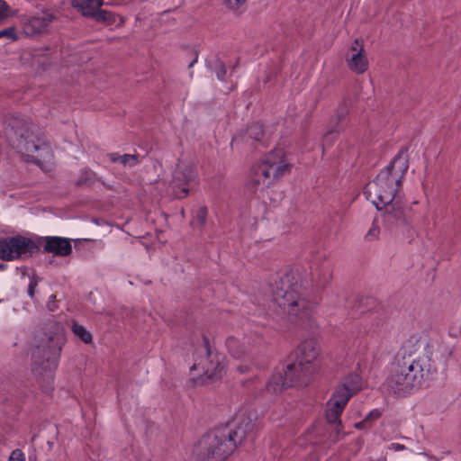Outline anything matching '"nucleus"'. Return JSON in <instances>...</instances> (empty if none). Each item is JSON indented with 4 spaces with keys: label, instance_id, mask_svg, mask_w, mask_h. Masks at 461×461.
<instances>
[{
    "label": "nucleus",
    "instance_id": "obj_1",
    "mask_svg": "<svg viewBox=\"0 0 461 461\" xmlns=\"http://www.w3.org/2000/svg\"><path fill=\"white\" fill-rule=\"evenodd\" d=\"M435 372L428 340L411 336L398 351L384 384L390 393L403 397L420 388Z\"/></svg>",
    "mask_w": 461,
    "mask_h": 461
},
{
    "label": "nucleus",
    "instance_id": "obj_2",
    "mask_svg": "<svg viewBox=\"0 0 461 461\" xmlns=\"http://www.w3.org/2000/svg\"><path fill=\"white\" fill-rule=\"evenodd\" d=\"M273 301L291 322L301 324L309 320L315 303L307 298L302 275L290 270L271 284Z\"/></svg>",
    "mask_w": 461,
    "mask_h": 461
},
{
    "label": "nucleus",
    "instance_id": "obj_3",
    "mask_svg": "<svg viewBox=\"0 0 461 461\" xmlns=\"http://www.w3.org/2000/svg\"><path fill=\"white\" fill-rule=\"evenodd\" d=\"M64 344L65 336L61 325L53 321L46 322L38 335L32 356V373L46 391L51 389Z\"/></svg>",
    "mask_w": 461,
    "mask_h": 461
},
{
    "label": "nucleus",
    "instance_id": "obj_4",
    "mask_svg": "<svg viewBox=\"0 0 461 461\" xmlns=\"http://www.w3.org/2000/svg\"><path fill=\"white\" fill-rule=\"evenodd\" d=\"M409 168L407 149L402 148L393 161L376 177L366 184L364 194L376 207L382 210L383 203H388L400 196L402 181Z\"/></svg>",
    "mask_w": 461,
    "mask_h": 461
},
{
    "label": "nucleus",
    "instance_id": "obj_5",
    "mask_svg": "<svg viewBox=\"0 0 461 461\" xmlns=\"http://www.w3.org/2000/svg\"><path fill=\"white\" fill-rule=\"evenodd\" d=\"M290 169L291 166L285 159L283 149L271 151L262 161L251 167L247 187L254 194L263 191L288 174Z\"/></svg>",
    "mask_w": 461,
    "mask_h": 461
},
{
    "label": "nucleus",
    "instance_id": "obj_6",
    "mask_svg": "<svg viewBox=\"0 0 461 461\" xmlns=\"http://www.w3.org/2000/svg\"><path fill=\"white\" fill-rule=\"evenodd\" d=\"M6 138L14 149L27 161L38 158L37 153L46 149L44 141L34 131V126L23 118H13L6 129Z\"/></svg>",
    "mask_w": 461,
    "mask_h": 461
},
{
    "label": "nucleus",
    "instance_id": "obj_7",
    "mask_svg": "<svg viewBox=\"0 0 461 461\" xmlns=\"http://www.w3.org/2000/svg\"><path fill=\"white\" fill-rule=\"evenodd\" d=\"M230 437L227 427L218 428L204 435L194 450L196 461H225L237 447Z\"/></svg>",
    "mask_w": 461,
    "mask_h": 461
},
{
    "label": "nucleus",
    "instance_id": "obj_8",
    "mask_svg": "<svg viewBox=\"0 0 461 461\" xmlns=\"http://www.w3.org/2000/svg\"><path fill=\"white\" fill-rule=\"evenodd\" d=\"M320 348L313 339L303 341L294 351V360L286 366V375L292 381H304L319 368Z\"/></svg>",
    "mask_w": 461,
    "mask_h": 461
},
{
    "label": "nucleus",
    "instance_id": "obj_9",
    "mask_svg": "<svg viewBox=\"0 0 461 461\" xmlns=\"http://www.w3.org/2000/svg\"><path fill=\"white\" fill-rule=\"evenodd\" d=\"M206 355L203 357L198 363H194L192 369L198 370L202 373V377L209 380H217L221 377L225 367L224 357L212 351L209 347L207 338H203Z\"/></svg>",
    "mask_w": 461,
    "mask_h": 461
},
{
    "label": "nucleus",
    "instance_id": "obj_10",
    "mask_svg": "<svg viewBox=\"0 0 461 461\" xmlns=\"http://www.w3.org/2000/svg\"><path fill=\"white\" fill-rule=\"evenodd\" d=\"M38 251V246L32 240L23 237H13L0 240V258L14 260L24 254H33Z\"/></svg>",
    "mask_w": 461,
    "mask_h": 461
},
{
    "label": "nucleus",
    "instance_id": "obj_11",
    "mask_svg": "<svg viewBox=\"0 0 461 461\" xmlns=\"http://www.w3.org/2000/svg\"><path fill=\"white\" fill-rule=\"evenodd\" d=\"M381 211L383 224L389 230L409 224V216L401 196L388 203H383Z\"/></svg>",
    "mask_w": 461,
    "mask_h": 461
},
{
    "label": "nucleus",
    "instance_id": "obj_12",
    "mask_svg": "<svg viewBox=\"0 0 461 461\" xmlns=\"http://www.w3.org/2000/svg\"><path fill=\"white\" fill-rule=\"evenodd\" d=\"M194 177L195 168L193 163L180 161L176 165L171 182V187L176 198L182 199L188 194V183L194 180Z\"/></svg>",
    "mask_w": 461,
    "mask_h": 461
},
{
    "label": "nucleus",
    "instance_id": "obj_13",
    "mask_svg": "<svg viewBox=\"0 0 461 461\" xmlns=\"http://www.w3.org/2000/svg\"><path fill=\"white\" fill-rule=\"evenodd\" d=\"M345 398H340L336 394H332L331 398L327 402L326 419L331 425L330 440L337 442L340 440L343 434L340 431V415L347 405L348 402Z\"/></svg>",
    "mask_w": 461,
    "mask_h": 461
},
{
    "label": "nucleus",
    "instance_id": "obj_14",
    "mask_svg": "<svg viewBox=\"0 0 461 461\" xmlns=\"http://www.w3.org/2000/svg\"><path fill=\"white\" fill-rule=\"evenodd\" d=\"M38 249L43 248V251L53 253L56 256L66 257L72 252L70 240L66 238L48 236L41 237L37 240Z\"/></svg>",
    "mask_w": 461,
    "mask_h": 461
},
{
    "label": "nucleus",
    "instance_id": "obj_15",
    "mask_svg": "<svg viewBox=\"0 0 461 461\" xmlns=\"http://www.w3.org/2000/svg\"><path fill=\"white\" fill-rule=\"evenodd\" d=\"M351 55L346 57L348 68L357 73L363 74L367 70L368 61L364 53V48L358 39H356L350 47Z\"/></svg>",
    "mask_w": 461,
    "mask_h": 461
},
{
    "label": "nucleus",
    "instance_id": "obj_16",
    "mask_svg": "<svg viewBox=\"0 0 461 461\" xmlns=\"http://www.w3.org/2000/svg\"><path fill=\"white\" fill-rule=\"evenodd\" d=\"M255 424L250 416L246 413L238 414L235 418V428H228V434L230 435L236 446L241 444L246 437L254 429Z\"/></svg>",
    "mask_w": 461,
    "mask_h": 461
},
{
    "label": "nucleus",
    "instance_id": "obj_17",
    "mask_svg": "<svg viewBox=\"0 0 461 461\" xmlns=\"http://www.w3.org/2000/svg\"><path fill=\"white\" fill-rule=\"evenodd\" d=\"M362 386L361 377L358 375L351 374L345 376L334 391V394L345 398L347 402L351 396L360 391Z\"/></svg>",
    "mask_w": 461,
    "mask_h": 461
},
{
    "label": "nucleus",
    "instance_id": "obj_18",
    "mask_svg": "<svg viewBox=\"0 0 461 461\" xmlns=\"http://www.w3.org/2000/svg\"><path fill=\"white\" fill-rule=\"evenodd\" d=\"M53 19L54 16L50 14L32 16L24 23L23 31L28 36L41 34L48 30V27Z\"/></svg>",
    "mask_w": 461,
    "mask_h": 461
},
{
    "label": "nucleus",
    "instance_id": "obj_19",
    "mask_svg": "<svg viewBox=\"0 0 461 461\" xmlns=\"http://www.w3.org/2000/svg\"><path fill=\"white\" fill-rule=\"evenodd\" d=\"M294 385H305L304 381H292L286 375V369L284 375L281 373L274 374L268 380L266 387L269 393H277L285 388Z\"/></svg>",
    "mask_w": 461,
    "mask_h": 461
},
{
    "label": "nucleus",
    "instance_id": "obj_20",
    "mask_svg": "<svg viewBox=\"0 0 461 461\" xmlns=\"http://www.w3.org/2000/svg\"><path fill=\"white\" fill-rule=\"evenodd\" d=\"M315 285L320 288L326 287L333 278V267L330 262L324 261L312 272Z\"/></svg>",
    "mask_w": 461,
    "mask_h": 461
},
{
    "label": "nucleus",
    "instance_id": "obj_21",
    "mask_svg": "<svg viewBox=\"0 0 461 461\" xmlns=\"http://www.w3.org/2000/svg\"><path fill=\"white\" fill-rule=\"evenodd\" d=\"M104 4V0H72L71 2L72 7L77 9L86 17H94Z\"/></svg>",
    "mask_w": 461,
    "mask_h": 461
},
{
    "label": "nucleus",
    "instance_id": "obj_22",
    "mask_svg": "<svg viewBox=\"0 0 461 461\" xmlns=\"http://www.w3.org/2000/svg\"><path fill=\"white\" fill-rule=\"evenodd\" d=\"M225 344H226L228 352L234 358H238V359L243 357L249 349V346L248 345V342L240 341V339H238L234 336L228 337Z\"/></svg>",
    "mask_w": 461,
    "mask_h": 461
},
{
    "label": "nucleus",
    "instance_id": "obj_23",
    "mask_svg": "<svg viewBox=\"0 0 461 461\" xmlns=\"http://www.w3.org/2000/svg\"><path fill=\"white\" fill-rule=\"evenodd\" d=\"M96 180L97 177L95 172L89 169H83L76 181V185L90 187Z\"/></svg>",
    "mask_w": 461,
    "mask_h": 461
},
{
    "label": "nucleus",
    "instance_id": "obj_24",
    "mask_svg": "<svg viewBox=\"0 0 461 461\" xmlns=\"http://www.w3.org/2000/svg\"><path fill=\"white\" fill-rule=\"evenodd\" d=\"M350 107V100L344 98L341 103L339 104L334 118L336 120L337 124L342 122L349 113Z\"/></svg>",
    "mask_w": 461,
    "mask_h": 461
},
{
    "label": "nucleus",
    "instance_id": "obj_25",
    "mask_svg": "<svg viewBox=\"0 0 461 461\" xmlns=\"http://www.w3.org/2000/svg\"><path fill=\"white\" fill-rule=\"evenodd\" d=\"M264 135V130L261 124L253 123L246 131V138L255 141L261 140Z\"/></svg>",
    "mask_w": 461,
    "mask_h": 461
},
{
    "label": "nucleus",
    "instance_id": "obj_26",
    "mask_svg": "<svg viewBox=\"0 0 461 461\" xmlns=\"http://www.w3.org/2000/svg\"><path fill=\"white\" fill-rule=\"evenodd\" d=\"M72 331L83 342L88 344L92 341L91 333L83 326L77 322L72 324Z\"/></svg>",
    "mask_w": 461,
    "mask_h": 461
},
{
    "label": "nucleus",
    "instance_id": "obj_27",
    "mask_svg": "<svg viewBox=\"0 0 461 461\" xmlns=\"http://www.w3.org/2000/svg\"><path fill=\"white\" fill-rule=\"evenodd\" d=\"M208 211L205 206L199 207L194 216L192 223L197 228H203L206 222Z\"/></svg>",
    "mask_w": 461,
    "mask_h": 461
},
{
    "label": "nucleus",
    "instance_id": "obj_28",
    "mask_svg": "<svg viewBox=\"0 0 461 461\" xmlns=\"http://www.w3.org/2000/svg\"><path fill=\"white\" fill-rule=\"evenodd\" d=\"M211 69L216 74L218 79H220V80L224 79L225 75L227 73V69H226L225 64L222 60H221L220 59H216L212 62V64L211 66Z\"/></svg>",
    "mask_w": 461,
    "mask_h": 461
},
{
    "label": "nucleus",
    "instance_id": "obj_29",
    "mask_svg": "<svg viewBox=\"0 0 461 461\" xmlns=\"http://www.w3.org/2000/svg\"><path fill=\"white\" fill-rule=\"evenodd\" d=\"M93 18H95L97 22L108 23H113L115 21L113 14L106 10H102L100 8L96 11Z\"/></svg>",
    "mask_w": 461,
    "mask_h": 461
},
{
    "label": "nucleus",
    "instance_id": "obj_30",
    "mask_svg": "<svg viewBox=\"0 0 461 461\" xmlns=\"http://www.w3.org/2000/svg\"><path fill=\"white\" fill-rule=\"evenodd\" d=\"M5 38L8 41H15L19 39L15 27H8L0 31V39Z\"/></svg>",
    "mask_w": 461,
    "mask_h": 461
},
{
    "label": "nucleus",
    "instance_id": "obj_31",
    "mask_svg": "<svg viewBox=\"0 0 461 461\" xmlns=\"http://www.w3.org/2000/svg\"><path fill=\"white\" fill-rule=\"evenodd\" d=\"M139 156L137 154H124L122 155V164L123 166L134 167L139 164Z\"/></svg>",
    "mask_w": 461,
    "mask_h": 461
},
{
    "label": "nucleus",
    "instance_id": "obj_32",
    "mask_svg": "<svg viewBox=\"0 0 461 461\" xmlns=\"http://www.w3.org/2000/svg\"><path fill=\"white\" fill-rule=\"evenodd\" d=\"M225 5L231 10L240 11L246 6L247 0H223Z\"/></svg>",
    "mask_w": 461,
    "mask_h": 461
},
{
    "label": "nucleus",
    "instance_id": "obj_33",
    "mask_svg": "<svg viewBox=\"0 0 461 461\" xmlns=\"http://www.w3.org/2000/svg\"><path fill=\"white\" fill-rule=\"evenodd\" d=\"M379 233L380 228L377 225L373 224L366 235V240L367 241H374L378 239Z\"/></svg>",
    "mask_w": 461,
    "mask_h": 461
},
{
    "label": "nucleus",
    "instance_id": "obj_34",
    "mask_svg": "<svg viewBox=\"0 0 461 461\" xmlns=\"http://www.w3.org/2000/svg\"><path fill=\"white\" fill-rule=\"evenodd\" d=\"M8 461H25V456L21 449L17 448L11 453Z\"/></svg>",
    "mask_w": 461,
    "mask_h": 461
},
{
    "label": "nucleus",
    "instance_id": "obj_35",
    "mask_svg": "<svg viewBox=\"0 0 461 461\" xmlns=\"http://www.w3.org/2000/svg\"><path fill=\"white\" fill-rule=\"evenodd\" d=\"M47 308L50 312H54L58 308V305L56 303V295L55 294H51L49 297V301L47 303Z\"/></svg>",
    "mask_w": 461,
    "mask_h": 461
},
{
    "label": "nucleus",
    "instance_id": "obj_36",
    "mask_svg": "<svg viewBox=\"0 0 461 461\" xmlns=\"http://www.w3.org/2000/svg\"><path fill=\"white\" fill-rule=\"evenodd\" d=\"M9 5L4 0H0V15L7 16L9 14Z\"/></svg>",
    "mask_w": 461,
    "mask_h": 461
},
{
    "label": "nucleus",
    "instance_id": "obj_37",
    "mask_svg": "<svg viewBox=\"0 0 461 461\" xmlns=\"http://www.w3.org/2000/svg\"><path fill=\"white\" fill-rule=\"evenodd\" d=\"M38 283L37 281L35 280H32L30 282L29 284V286H28V294L29 296L32 299L34 297V294H35V288L37 286Z\"/></svg>",
    "mask_w": 461,
    "mask_h": 461
},
{
    "label": "nucleus",
    "instance_id": "obj_38",
    "mask_svg": "<svg viewBox=\"0 0 461 461\" xmlns=\"http://www.w3.org/2000/svg\"><path fill=\"white\" fill-rule=\"evenodd\" d=\"M107 157L109 158V159L111 160V162H122V155H119L118 153H115V152H112V153H109L107 154Z\"/></svg>",
    "mask_w": 461,
    "mask_h": 461
},
{
    "label": "nucleus",
    "instance_id": "obj_39",
    "mask_svg": "<svg viewBox=\"0 0 461 461\" xmlns=\"http://www.w3.org/2000/svg\"><path fill=\"white\" fill-rule=\"evenodd\" d=\"M390 449H393L394 451H401V450L405 449V447L399 443H392L390 446Z\"/></svg>",
    "mask_w": 461,
    "mask_h": 461
},
{
    "label": "nucleus",
    "instance_id": "obj_40",
    "mask_svg": "<svg viewBox=\"0 0 461 461\" xmlns=\"http://www.w3.org/2000/svg\"><path fill=\"white\" fill-rule=\"evenodd\" d=\"M335 131H339V130H335ZM333 133H334V131H333V130H332V131H329V132L324 136V138H323V142H324V143H327V142H329L330 140H331V138H332Z\"/></svg>",
    "mask_w": 461,
    "mask_h": 461
},
{
    "label": "nucleus",
    "instance_id": "obj_41",
    "mask_svg": "<svg viewBox=\"0 0 461 461\" xmlns=\"http://www.w3.org/2000/svg\"><path fill=\"white\" fill-rule=\"evenodd\" d=\"M197 59H198V56H197V54H195V56H194V58L193 59V60H192V61L190 62V64L188 65V68H192V67L194 65V63H196V62H197Z\"/></svg>",
    "mask_w": 461,
    "mask_h": 461
},
{
    "label": "nucleus",
    "instance_id": "obj_42",
    "mask_svg": "<svg viewBox=\"0 0 461 461\" xmlns=\"http://www.w3.org/2000/svg\"><path fill=\"white\" fill-rule=\"evenodd\" d=\"M238 369H239V371H240V373H242V374H243V373L247 372L248 367H247V366H240L238 367Z\"/></svg>",
    "mask_w": 461,
    "mask_h": 461
},
{
    "label": "nucleus",
    "instance_id": "obj_43",
    "mask_svg": "<svg viewBox=\"0 0 461 461\" xmlns=\"http://www.w3.org/2000/svg\"><path fill=\"white\" fill-rule=\"evenodd\" d=\"M370 415H371V416H374L375 418H378V417H379V412H378V411H375V412H370Z\"/></svg>",
    "mask_w": 461,
    "mask_h": 461
},
{
    "label": "nucleus",
    "instance_id": "obj_44",
    "mask_svg": "<svg viewBox=\"0 0 461 461\" xmlns=\"http://www.w3.org/2000/svg\"><path fill=\"white\" fill-rule=\"evenodd\" d=\"M356 427H357V428H360V423H357V424H356Z\"/></svg>",
    "mask_w": 461,
    "mask_h": 461
}]
</instances>
